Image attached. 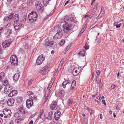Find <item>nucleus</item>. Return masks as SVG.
I'll use <instances>...</instances> for the list:
<instances>
[{
  "mask_svg": "<svg viewBox=\"0 0 124 124\" xmlns=\"http://www.w3.org/2000/svg\"><path fill=\"white\" fill-rule=\"evenodd\" d=\"M12 31L11 29H10L8 30H5V34L8 37L9 36L11 33Z\"/></svg>",
  "mask_w": 124,
  "mask_h": 124,
  "instance_id": "obj_27",
  "label": "nucleus"
},
{
  "mask_svg": "<svg viewBox=\"0 0 124 124\" xmlns=\"http://www.w3.org/2000/svg\"><path fill=\"white\" fill-rule=\"evenodd\" d=\"M69 17L68 16H67V17H65L64 19H63V20H64V21L65 22L66 21H68V20Z\"/></svg>",
  "mask_w": 124,
  "mask_h": 124,
  "instance_id": "obj_42",
  "label": "nucleus"
},
{
  "mask_svg": "<svg viewBox=\"0 0 124 124\" xmlns=\"http://www.w3.org/2000/svg\"><path fill=\"white\" fill-rule=\"evenodd\" d=\"M43 70H40L39 71V73H42V72H43V71H43Z\"/></svg>",
  "mask_w": 124,
  "mask_h": 124,
  "instance_id": "obj_63",
  "label": "nucleus"
},
{
  "mask_svg": "<svg viewBox=\"0 0 124 124\" xmlns=\"http://www.w3.org/2000/svg\"><path fill=\"white\" fill-rule=\"evenodd\" d=\"M26 104L27 107L29 108L32 106L33 104V100L32 99H29L27 100Z\"/></svg>",
  "mask_w": 124,
  "mask_h": 124,
  "instance_id": "obj_8",
  "label": "nucleus"
},
{
  "mask_svg": "<svg viewBox=\"0 0 124 124\" xmlns=\"http://www.w3.org/2000/svg\"><path fill=\"white\" fill-rule=\"evenodd\" d=\"M102 101L103 104L106 106V104L105 100H103Z\"/></svg>",
  "mask_w": 124,
  "mask_h": 124,
  "instance_id": "obj_51",
  "label": "nucleus"
},
{
  "mask_svg": "<svg viewBox=\"0 0 124 124\" xmlns=\"http://www.w3.org/2000/svg\"><path fill=\"white\" fill-rule=\"evenodd\" d=\"M65 41L64 40L62 39L61 40L60 42V45H63L65 43Z\"/></svg>",
  "mask_w": 124,
  "mask_h": 124,
  "instance_id": "obj_41",
  "label": "nucleus"
},
{
  "mask_svg": "<svg viewBox=\"0 0 124 124\" xmlns=\"http://www.w3.org/2000/svg\"><path fill=\"white\" fill-rule=\"evenodd\" d=\"M16 122H17V123H19V119H17L16 120Z\"/></svg>",
  "mask_w": 124,
  "mask_h": 124,
  "instance_id": "obj_60",
  "label": "nucleus"
},
{
  "mask_svg": "<svg viewBox=\"0 0 124 124\" xmlns=\"http://www.w3.org/2000/svg\"><path fill=\"white\" fill-rule=\"evenodd\" d=\"M71 46V44H69L68 45L65 50V52L66 53L68 51Z\"/></svg>",
  "mask_w": 124,
  "mask_h": 124,
  "instance_id": "obj_37",
  "label": "nucleus"
},
{
  "mask_svg": "<svg viewBox=\"0 0 124 124\" xmlns=\"http://www.w3.org/2000/svg\"><path fill=\"white\" fill-rule=\"evenodd\" d=\"M64 93V91L61 90L59 92V96L61 97H62Z\"/></svg>",
  "mask_w": 124,
  "mask_h": 124,
  "instance_id": "obj_30",
  "label": "nucleus"
},
{
  "mask_svg": "<svg viewBox=\"0 0 124 124\" xmlns=\"http://www.w3.org/2000/svg\"><path fill=\"white\" fill-rule=\"evenodd\" d=\"M52 112H50L48 113V116L47 117V119L49 120H51L52 118Z\"/></svg>",
  "mask_w": 124,
  "mask_h": 124,
  "instance_id": "obj_29",
  "label": "nucleus"
},
{
  "mask_svg": "<svg viewBox=\"0 0 124 124\" xmlns=\"http://www.w3.org/2000/svg\"><path fill=\"white\" fill-rule=\"evenodd\" d=\"M4 76V72H1L0 73V81H2Z\"/></svg>",
  "mask_w": 124,
  "mask_h": 124,
  "instance_id": "obj_31",
  "label": "nucleus"
},
{
  "mask_svg": "<svg viewBox=\"0 0 124 124\" xmlns=\"http://www.w3.org/2000/svg\"><path fill=\"white\" fill-rule=\"evenodd\" d=\"M76 85V83L75 80L73 81L71 84V86L70 87V90H72L74 88Z\"/></svg>",
  "mask_w": 124,
  "mask_h": 124,
  "instance_id": "obj_25",
  "label": "nucleus"
},
{
  "mask_svg": "<svg viewBox=\"0 0 124 124\" xmlns=\"http://www.w3.org/2000/svg\"><path fill=\"white\" fill-rule=\"evenodd\" d=\"M85 28H83L80 31V34H82L83 32H84V31H85Z\"/></svg>",
  "mask_w": 124,
  "mask_h": 124,
  "instance_id": "obj_48",
  "label": "nucleus"
},
{
  "mask_svg": "<svg viewBox=\"0 0 124 124\" xmlns=\"http://www.w3.org/2000/svg\"><path fill=\"white\" fill-rule=\"evenodd\" d=\"M96 73L97 74V75L98 76L100 74V71L99 70H97L96 71Z\"/></svg>",
  "mask_w": 124,
  "mask_h": 124,
  "instance_id": "obj_54",
  "label": "nucleus"
},
{
  "mask_svg": "<svg viewBox=\"0 0 124 124\" xmlns=\"http://www.w3.org/2000/svg\"><path fill=\"white\" fill-rule=\"evenodd\" d=\"M36 8L38 10L41 11L42 10L43 6L40 1L37 2L36 3Z\"/></svg>",
  "mask_w": 124,
  "mask_h": 124,
  "instance_id": "obj_10",
  "label": "nucleus"
},
{
  "mask_svg": "<svg viewBox=\"0 0 124 124\" xmlns=\"http://www.w3.org/2000/svg\"><path fill=\"white\" fill-rule=\"evenodd\" d=\"M116 27L117 28H119L120 27V26L119 25V24L116 25Z\"/></svg>",
  "mask_w": 124,
  "mask_h": 124,
  "instance_id": "obj_61",
  "label": "nucleus"
},
{
  "mask_svg": "<svg viewBox=\"0 0 124 124\" xmlns=\"http://www.w3.org/2000/svg\"><path fill=\"white\" fill-rule=\"evenodd\" d=\"M32 82V81L31 80H30L29 81H28V86H30Z\"/></svg>",
  "mask_w": 124,
  "mask_h": 124,
  "instance_id": "obj_44",
  "label": "nucleus"
},
{
  "mask_svg": "<svg viewBox=\"0 0 124 124\" xmlns=\"http://www.w3.org/2000/svg\"><path fill=\"white\" fill-rule=\"evenodd\" d=\"M33 121L32 120H31L29 123V124H33Z\"/></svg>",
  "mask_w": 124,
  "mask_h": 124,
  "instance_id": "obj_58",
  "label": "nucleus"
},
{
  "mask_svg": "<svg viewBox=\"0 0 124 124\" xmlns=\"http://www.w3.org/2000/svg\"><path fill=\"white\" fill-rule=\"evenodd\" d=\"M11 64L12 65H14L15 66H16L18 65L17 62H11Z\"/></svg>",
  "mask_w": 124,
  "mask_h": 124,
  "instance_id": "obj_43",
  "label": "nucleus"
},
{
  "mask_svg": "<svg viewBox=\"0 0 124 124\" xmlns=\"http://www.w3.org/2000/svg\"><path fill=\"white\" fill-rule=\"evenodd\" d=\"M72 101L70 99L68 100V104L69 106H70L71 104Z\"/></svg>",
  "mask_w": 124,
  "mask_h": 124,
  "instance_id": "obj_40",
  "label": "nucleus"
},
{
  "mask_svg": "<svg viewBox=\"0 0 124 124\" xmlns=\"http://www.w3.org/2000/svg\"><path fill=\"white\" fill-rule=\"evenodd\" d=\"M64 59H62L61 60L60 62H64Z\"/></svg>",
  "mask_w": 124,
  "mask_h": 124,
  "instance_id": "obj_64",
  "label": "nucleus"
},
{
  "mask_svg": "<svg viewBox=\"0 0 124 124\" xmlns=\"http://www.w3.org/2000/svg\"><path fill=\"white\" fill-rule=\"evenodd\" d=\"M61 30L60 31L57 30V32L56 34L54 36V39H57L61 38L62 37V33Z\"/></svg>",
  "mask_w": 124,
  "mask_h": 124,
  "instance_id": "obj_9",
  "label": "nucleus"
},
{
  "mask_svg": "<svg viewBox=\"0 0 124 124\" xmlns=\"http://www.w3.org/2000/svg\"><path fill=\"white\" fill-rule=\"evenodd\" d=\"M14 23L17 22L19 19V16L17 15H15L14 17Z\"/></svg>",
  "mask_w": 124,
  "mask_h": 124,
  "instance_id": "obj_26",
  "label": "nucleus"
},
{
  "mask_svg": "<svg viewBox=\"0 0 124 124\" xmlns=\"http://www.w3.org/2000/svg\"><path fill=\"white\" fill-rule=\"evenodd\" d=\"M3 30V28H0V35L1 34V33L2 32Z\"/></svg>",
  "mask_w": 124,
  "mask_h": 124,
  "instance_id": "obj_50",
  "label": "nucleus"
},
{
  "mask_svg": "<svg viewBox=\"0 0 124 124\" xmlns=\"http://www.w3.org/2000/svg\"><path fill=\"white\" fill-rule=\"evenodd\" d=\"M12 26V25H11V23H9L6 26L5 30H8L10 29H11V28Z\"/></svg>",
  "mask_w": 124,
  "mask_h": 124,
  "instance_id": "obj_28",
  "label": "nucleus"
},
{
  "mask_svg": "<svg viewBox=\"0 0 124 124\" xmlns=\"http://www.w3.org/2000/svg\"><path fill=\"white\" fill-rule=\"evenodd\" d=\"M17 92L16 90H13L10 91V93L8 94V96L9 97H12L15 95H16L17 93Z\"/></svg>",
  "mask_w": 124,
  "mask_h": 124,
  "instance_id": "obj_14",
  "label": "nucleus"
},
{
  "mask_svg": "<svg viewBox=\"0 0 124 124\" xmlns=\"http://www.w3.org/2000/svg\"><path fill=\"white\" fill-rule=\"evenodd\" d=\"M46 96V93H45V95L44 96V97H45V101H44L45 102L47 101V100L48 99V98L49 97V95H47L46 97H45V96Z\"/></svg>",
  "mask_w": 124,
  "mask_h": 124,
  "instance_id": "obj_35",
  "label": "nucleus"
},
{
  "mask_svg": "<svg viewBox=\"0 0 124 124\" xmlns=\"http://www.w3.org/2000/svg\"><path fill=\"white\" fill-rule=\"evenodd\" d=\"M13 25L15 30H18L21 27V26H22L21 24L19 23L16 22L14 23Z\"/></svg>",
  "mask_w": 124,
  "mask_h": 124,
  "instance_id": "obj_15",
  "label": "nucleus"
},
{
  "mask_svg": "<svg viewBox=\"0 0 124 124\" xmlns=\"http://www.w3.org/2000/svg\"><path fill=\"white\" fill-rule=\"evenodd\" d=\"M3 114L5 116L4 117L5 118H7L8 117H9L11 116V110L7 108H5L3 111Z\"/></svg>",
  "mask_w": 124,
  "mask_h": 124,
  "instance_id": "obj_2",
  "label": "nucleus"
},
{
  "mask_svg": "<svg viewBox=\"0 0 124 124\" xmlns=\"http://www.w3.org/2000/svg\"><path fill=\"white\" fill-rule=\"evenodd\" d=\"M13 89L12 86L11 85H7L4 88V93L5 94H8L10 91Z\"/></svg>",
  "mask_w": 124,
  "mask_h": 124,
  "instance_id": "obj_7",
  "label": "nucleus"
},
{
  "mask_svg": "<svg viewBox=\"0 0 124 124\" xmlns=\"http://www.w3.org/2000/svg\"><path fill=\"white\" fill-rule=\"evenodd\" d=\"M57 69H56L55 70V71L54 74V75H53L54 76H55L56 75V74L57 72Z\"/></svg>",
  "mask_w": 124,
  "mask_h": 124,
  "instance_id": "obj_52",
  "label": "nucleus"
},
{
  "mask_svg": "<svg viewBox=\"0 0 124 124\" xmlns=\"http://www.w3.org/2000/svg\"><path fill=\"white\" fill-rule=\"evenodd\" d=\"M104 10V8L102 7L101 8V10L100 13L99 14L98 16L96 17L97 19H99L101 17L103 16L105 12Z\"/></svg>",
  "mask_w": 124,
  "mask_h": 124,
  "instance_id": "obj_17",
  "label": "nucleus"
},
{
  "mask_svg": "<svg viewBox=\"0 0 124 124\" xmlns=\"http://www.w3.org/2000/svg\"><path fill=\"white\" fill-rule=\"evenodd\" d=\"M19 110L20 111L21 113H25V111L24 109L23 108L22 104L18 108Z\"/></svg>",
  "mask_w": 124,
  "mask_h": 124,
  "instance_id": "obj_23",
  "label": "nucleus"
},
{
  "mask_svg": "<svg viewBox=\"0 0 124 124\" xmlns=\"http://www.w3.org/2000/svg\"><path fill=\"white\" fill-rule=\"evenodd\" d=\"M19 73H17L15 74L13 77V80L16 81H17L19 79Z\"/></svg>",
  "mask_w": 124,
  "mask_h": 124,
  "instance_id": "obj_24",
  "label": "nucleus"
},
{
  "mask_svg": "<svg viewBox=\"0 0 124 124\" xmlns=\"http://www.w3.org/2000/svg\"><path fill=\"white\" fill-rule=\"evenodd\" d=\"M53 83H51L49 84L47 88V89L48 90H50L52 87V85H53Z\"/></svg>",
  "mask_w": 124,
  "mask_h": 124,
  "instance_id": "obj_38",
  "label": "nucleus"
},
{
  "mask_svg": "<svg viewBox=\"0 0 124 124\" xmlns=\"http://www.w3.org/2000/svg\"><path fill=\"white\" fill-rule=\"evenodd\" d=\"M2 84L5 86L7 85H8V82L7 80H5L2 82Z\"/></svg>",
  "mask_w": 124,
  "mask_h": 124,
  "instance_id": "obj_34",
  "label": "nucleus"
},
{
  "mask_svg": "<svg viewBox=\"0 0 124 124\" xmlns=\"http://www.w3.org/2000/svg\"><path fill=\"white\" fill-rule=\"evenodd\" d=\"M28 17L29 21L31 23L35 22L37 18V14L36 13L32 12L29 15Z\"/></svg>",
  "mask_w": 124,
  "mask_h": 124,
  "instance_id": "obj_1",
  "label": "nucleus"
},
{
  "mask_svg": "<svg viewBox=\"0 0 124 124\" xmlns=\"http://www.w3.org/2000/svg\"><path fill=\"white\" fill-rule=\"evenodd\" d=\"M45 113L44 112V110H42L40 113L39 116V117H40V118L44 120L45 119Z\"/></svg>",
  "mask_w": 124,
  "mask_h": 124,
  "instance_id": "obj_21",
  "label": "nucleus"
},
{
  "mask_svg": "<svg viewBox=\"0 0 124 124\" xmlns=\"http://www.w3.org/2000/svg\"><path fill=\"white\" fill-rule=\"evenodd\" d=\"M49 0H43V4L46 5L49 2Z\"/></svg>",
  "mask_w": 124,
  "mask_h": 124,
  "instance_id": "obj_36",
  "label": "nucleus"
},
{
  "mask_svg": "<svg viewBox=\"0 0 124 124\" xmlns=\"http://www.w3.org/2000/svg\"><path fill=\"white\" fill-rule=\"evenodd\" d=\"M15 100L12 98H10L8 100L7 102L8 105L9 106H12L14 103Z\"/></svg>",
  "mask_w": 124,
  "mask_h": 124,
  "instance_id": "obj_11",
  "label": "nucleus"
},
{
  "mask_svg": "<svg viewBox=\"0 0 124 124\" xmlns=\"http://www.w3.org/2000/svg\"><path fill=\"white\" fill-rule=\"evenodd\" d=\"M18 60L17 56L15 55H12L10 58V62H18Z\"/></svg>",
  "mask_w": 124,
  "mask_h": 124,
  "instance_id": "obj_13",
  "label": "nucleus"
},
{
  "mask_svg": "<svg viewBox=\"0 0 124 124\" xmlns=\"http://www.w3.org/2000/svg\"><path fill=\"white\" fill-rule=\"evenodd\" d=\"M57 108V104L56 102H54L53 104H52L50 108L52 109L56 110Z\"/></svg>",
  "mask_w": 124,
  "mask_h": 124,
  "instance_id": "obj_20",
  "label": "nucleus"
},
{
  "mask_svg": "<svg viewBox=\"0 0 124 124\" xmlns=\"http://www.w3.org/2000/svg\"><path fill=\"white\" fill-rule=\"evenodd\" d=\"M27 94L29 96L30 99H32V100H36L37 99V97L35 95L33 92L31 91H29L27 93Z\"/></svg>",
  "mask_w": 124,
  "mask_h": 124,
  "instance_id": "obj_6",
  "label": "nucleus"
},
{
  "mask_svg": "<svg viewBox=\"0 0 124 124\" xmlns=\"http://www.w3.org/2000/svg\"><path fill=\"white\" fill-rule=\"evenodd\" d=\"M69 1H66L65 4V6L67 4L69 3Z\"/></svg>",
  "mask_w": 124,
  "mask_h": 124,
  "instance_id": "obj_62",
  "label": "nucleus"
},
{
  "mask_svg": "<svg viewBox=\"0 0 124 124\" xmlns=\"http://www.w3.org/2000/svg\"><path fill=\"white\" fill-rule=\"evenodd\" d=\"M3 120L0 117V124H2Z\"/></svg>",
  "mask_w": 124,
  "mask_h": 124,
  "instance_id": "obj_53",
  "label": "nucleus"
},
{
  "mask_svg": "<svg viewBox=\"0 0 124 124\" xmlns=\"http://www.w3.org/2000/svg\"><path fill=\"white\" fill-rule=\"evenodd\" d=\"M72 25L71 24H67L65 23L63 25V29L64 31L67 33L72 28Z\"/></svg>",
  "mask_w": 124,
  "mask_h": 124,
  "instance_id": "obj_3",
  "label": "nucleus"
},
{
  "mask_svg": "<svg viewBox=\"0 0 124 124\" xmlns=\"http://www.w3.org/2000/svg\"><path fill=\"white\" fill-rule=\"evenodd\" d=\"M98 3H97L96 4L94 7L93 9L95 11H96V10L97 8V7L98 6Z\"/></svg>",
  "mask_w": 124,
  "mask_h": 124,
  "instance_id": "obj_39",
  "label": "nucleus"
},
{
  "mask_svg": "<svg viewBox=\"0 0 124 124\" xmlns=\"http://www.w3.org/2000/svg\"><path fill=\"white\" fill-rule=\"evenodd\" d=\"M81 67H79L77 68H75L73 71V74L74 76H77L80 71Z\"/></svg>",
  "mask_w": 124,
  "mask_h": 124,
  "instance_id": "obj_5",
  "label": "nucleus"
},
{
  "mask_svg": "<svg viewBox=\"0 0 124 124\" xmlns=\"http://www.w3.org/2000/svg\"><path fill=\"white\" fill-rule=\"evenodd\" d=\"M17 102L19 103L22 104V98L21 97L18 98L16 99Z\"/></svg>",
  "mask_w": 124,
  "mask_h": 124,
  "instance_id": "obj_32",
  "label": "nucleus"
},
{
  "mask_svg": "<svg viewBox=\"0 0 124 124\" xmlns=\"http://www.w3.org/2000/svg\"><path fill=\"white\" fill-rule=\"evenodd\" d=\"M54 42L53 41H47L46 43V46L50 47V48H54Z\"/></svg>",
  "mask_w": 124,
  "mask_h": 124,
  "instance_id": "obj_12",
  "label": "nucleus"
},
{
  "mask_svg": "<svg viewBox=\"0 0 124 124\" xmlns=\"http://www.w3.org/2000/svg\"><path fill=\"white\" fill-rule=\"evenodd\" d=\"M44 72H43L42 74L43 75H46L47 73V72H46V71H44Z\"/></svg>",
  "mask_w": 124,
  "mask_h": 124,
  "instance_id": "obj_56",
  "label": "nucleus"
},
{
  "mask_svg": "<svg viewBox=\"0 0 124 124\" xmlns=\"http://www.w3.org/2000/svg\"><path fill=\"white\" fill-rule=\"evenodd\" d=\"M115 87V85L114 84H112L110 87L111 89H114Z\"/></svg>",
  "mask_w": 124,
  "mask_h": 124,
  "instance_id": "obj_45",
  "label": "nucleus"
},
{
  "mask_svg": "<svg viewBox=\"0 0 124 124\" xmlns=\"http://www.w3.org/2000/svg\"><path fill=\"white\" fill-rule=\"evenodd\" d=\"M28 36H25L23 38H22V39L23 40H25V39H27V38H28Z\"/></svg>",
  "mask_w": 124,
  "mask_h": 124,
  "instance_id": "obj_49",
  "label": "nucleus"
},
{
  "mask_svg": "<svg viewBox=\"0 0 124 124\" xmlns=\"http://www.w3.org/2000/svg\"><path fill=\"white\" fill-rule=\"evenodd\" d=\"M48 67L46 66H45L44 67L43 69V71H46V70H47Z\"/></svg>",
  "mask_w": 124,
  "mask_h": 124,
  "instance_id": "obj_46",
  "label": "nucleus"
},
{
  "mask_svg": "<svg viewBox=\"0 0 124 124\" xmlns=\"http://www.w3.org/2000/svg\"><path fill=\"white\" fill-rule=\"evenodd\" d=\"M85 52L84 51H81L79 52L78 54L80 56H84L85 55Z\"/></svg>",
  "mask_w": 124,
  "mask_h": 124,
  "instance_id": "obj_33",
  "label": "nucleus"
},
{
  "mask_svg": "<svg viewBox=\"0 0 124 124\" xmlns=\"http://www.w3.org/2000/svg\"><path fill=\"white\" fill-rule=\"evenodd\" d=\"M70 80H66L62 84V85L63 87L65 88L66 87V86H67L68 85L70 84Z\"/></svg>",
  "mask_w": 124,
  "mask_h": 124,
  "instance_id": "obj_22",
  "label": "nucleus"
},
{
  "mask_svg": "<svg viewBox=\"0 0 124 124\" xmlns=\"http://www.w3.org/2000/svg\"><path fill=\"white\" fill-rule=\"evenodd\" d=\"M12 42V40L11 39H9L8 40H6L3 42L2 45L4 48H6L9 46Z\"/></svg>",
  "mask_w": 124,
  "mask_h": 124,
  "instance_id": "obj_4",
  "label": "nucleus"
},
{
  "mask_svg": "<svg viewBox=\"0 0 124 124\" xmlns=\"http://www.w3.org/2000/svg\"><path fill=\"white\" fill-rule=\"evenodd\" d=\"M61 114V112L59 111H57L56 112L54 116V117L56 120H58L59 119Z\"/></svg>",
  "mask_w": 124,
  "mask_h": 124,
  "instance_id": "obj_18",
  "label": "nucleus"
},
{
  "mask_svg": "<svg viewBox=\"0 0 124 124\" xmlns=\"http://www.w3.org/2000/svg\"><path fill=\"white\" fill-rule=\"evenodd\" d=\"M84 47L85 48L86 50L88 49L89 48V46H86L85 45L84 46Z\"/></svg>",
  "mask_w": 124,
  "mask_h": 124,
  "instance_id": "obj_47",
  "label": "nucleus"
},
{
  "mask_svg": "<svg viewBox=\"0 0 124 124\" xmlns=\"http://www.w3.org/2000/svg\"><path fill=\"white\" fill-rule=\"evenodd\" d=\"M9 124H14V122L12 120H11Z\"/></svg>",
  "mask_w": 124,
  "mask_h": 124,
  "instance_id": "obj_55",
  "label": "nucleus"
},
{
  "mask_svg": "<svg viewBox=\"0 0 124 124\" xmlns=\"http://www.w3.org/2000/svg\"><path fill=\"white\" fill-rule=\"evenodd\" d=\"M42 62H36V63L38 65H40Z\"/></svg>",
  "mask_w": 124,
  "mask_h": 124,
  "instance_id": "obj_59",
  "label": "nucleus"
},
{
  "mask_svg": "<svg viewBox=\"0 0 124 124\" xmlns=\"http://www.w3.org/2000/svg\"><path fill=\"white\" fill-rule=\"evenodd\" d=\"M45 58L42 55H39L38 58L36 62H43L45 60Z\"/></svg>",
  "mask_w": 124,
  "mask_h": 124,
  "instance_id": "obj_16",
  "label": "nucleus"
},
{
  "mask_svg": "<svg viewBox=\"0 0 124 124\" xmlns=\"http://www.w3.org/2000/svg\"><path fill=\"white\" fill-rule=\"evenodd\" d=\"M13 17V14H12L4 17V20L6 21H8L12 19Z\"/></svg>",
  "mask_w": 124,
  "mask_h": 124,
  "instance_id": "obj_19",
  "label": "nucleus"
},
{
  "mask_svg": "<svg viewBox=\"0 0 124 124\" xmlns=\"http://www.w3.org/2000/svg\"><path fill=\"white\" fill-rule=\"evenodd\" d=\"M87 26V23H86V24H85V25L84 27L83 28H85V29L86 28V27Z\"/></svg>",
  "mask_w": 124,
  "mask_h": 124,
  "instance_id": "obj_57",
  "label": "nucleus"
}]
</instances>
